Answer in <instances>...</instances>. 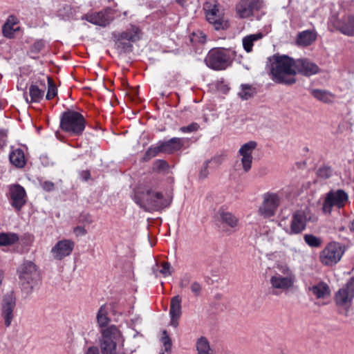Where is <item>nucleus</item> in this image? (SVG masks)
I'll return each instance as SVG.
<instances>
[{
	"label": "nucleus",
	"instance_id": "obj_5",
	"mask_svg": "<svg viewBox=\"0 0 354 354\" xmlns=\"http://www.w3.org/2000/svg\"><path fill=\"white\" fill-rule=\"evenodd\" d=\"M17 272L22 292L26 296L31 295L41 281L37 266L31 261H26L18 267Z\"/></svg>",
	"mask_w": 354,
	"mask_h": 354
},
{
	"label": "nucleus",
	"instance_id": "obj_32",
	"mask_svg": "<svg viewBox=\"0 0 354 354\" xmlns=\"http://www.w3.org/2000/svg\"><path fill=\"white\" fill-rule=\"evenodd\" d=\"M221 221L223 223L226 224L232 228H234L238 225V218L232 213L223 212L220 214Z\"/></svg>",
	"mask_w": 354,
	"mask_h": 354
},
{
	"label": "nucleus",
	"instance_id": "obj_49",
	"mask_svg": "<svg viewBox=\"0 0 354 354\" xmlns=\"http://www.w3.org/2000/svg\"><path fill=\"white\" fill-rule=\"evenodd\" d=\"M84 354H100L99 349L96 346H90L85 351Z\"/></svg>",
	"mask_w": 354,
	"mask_h": 354
},
{
	"label": "nucleus",
	"instance_id": "obj_6",
	"mask_svg": "<svg viewBox=\"0 0 354 354\" xmlns=\"http://www.w3.org/2000/svg\"><path fill=\"white\" fill-rule=\"evenodd\" d=\"M236 56V52L232 48H213L208 53L205 62L214 70H225L232 64Z\"/></svg>",
	"mask_w": 354,
	"mask_h": 354
},
{
	"label": "nucleus",
	"instance_id": "obj_56",
	"mask_svg": "<svg viewBox=\"0 0 354 354\" xmlns=\"http://www.w3.org/2000/svg\"><path fill=\"white\" fill-rule=\"evenodd\" d=\"M180 287H181V288H183V287H185V286H186V283H183V281H182V282L180 283Z\"/></svg>",
	"mask_w": 354,
	"mask_h": 354
},
{
	"label": "nucleus",
	"instance_id": "obj_41",
	"mask_svg": "<svg viewBox=\"0 0 354 354\" xmlns=\"http://www.w3.org/2000/svg\"><path fill=\"white\" fill-rule=\"evenodd\" d=\"M198 129L199 125L197 123L194 122L187 127H180V131L183 133H191L196 131Z\"/></svg>",
	"mask_w": 354,
	"mask_h": 354
},
{
	"label": "nucleus",
	"instance_id": "obj_45",
	"mask_svg": "<svg viewBox=\"0 0 354 354\" xmlns=\"http://www.w3.org/2000/svg\"><path fill=\"white\" fill-rule=\"evenodd\" d=\"M191 290L195 295L198 296L201 293V286L198 283L194 282L191 285Z\"/></svg>",
	"mask_w": 354,
	"mask_h": 354
},
{
	"label": "nucleus",
	"instance_id": "obj_20",
	"mask_svg": "<svg viewBox=\"0 0 354 354\" xmlns=\"http://www.w3.org/2000/svg\"><path fill=\"white\" fill-rule=\"evenodd\" d=\"M329 286L323 281L310 284L308 288V294L316 299H326L330 296Z\"/></svg>",
	"mask_w": 354,
	"mask_h": 354
},
{
	"label": "nucleus",
	"instance_id": "obj_58",
	"mask_svg": "<svg viewBox=\"0 0 354 354\" xmlns=\"http://www.w3.org/2000/svg\"><path fill=\"white\" fill-rule=\"evenodd\" d=\"M3 109V104L2 102L0 101V110Z\"/></svg>",
	"mask_w": 354,
	"mask_h": 354
},
{
	"label": "nucleus",
	"instance_id": "obj_30",
	"mask_svg": "<svg viewBox=\"0 0 354 354\" xmlns=\"http://www.w3.org/2000/svg\"><path fill=\"white\" fill-rule=\"evenodd\" d=\"M196 347L198 354H214L208 340L204 337H201L197 340Z\"/></svg>",
	"mask_w": 354,
	"mask_h": 354
},
{
	"label": "nucleus",
	"instance_id": "obj_24",
	"mask_svg": "<svg viewBox=\"0 0 354 354\" xmlns=\"http://www.w3.org/2000/svg\"><path fill=\"white\" fill-rule=\"evenodd\" d=\"M19 234L12 232H0V248L3 251L8 250L10 248L19 243Z\"/></svg>",
	"mask_w": 354,
	"mask_h": 354
},
{
	"label": "nucleus",
	"instance_id": "obj_17",
	"mask_svg": "<svg viewBox=\"0 0 354 354\" xmlns=\"http://www.w3.org/2000/svg\"><path fill=\"white\" fill-rule=\"evenodd\" d=\"M261 6V0H240L236 10L240 18L245 19L252 17L254 10H258Z\"/></svg>",
	"mask_w": 354,
	"mask_h": 354
},
{
	"label": "nucleus",
	"instance_id": "obj_34",
	"mask_svg": "<svg viewBox=\"0 0 354 354\" xmlns=\"http://www.w3.org/2000/svg\"><path fill=\"white\" fill-rule=\"evenodd\" d=\"M161 342L162 344V353L161 354H170L171 350V340L168 336L167 331L164 330L161 338Z\"/></svg>",
	"mask_w": 354,
	"mask_h": 354
},
{
	"label": "nucleus",
	"instance_id": "obj_9",
	"mask_svg": "<svg viewBox=\"0 0 354 354\" xmlns=\"http://www.w3.org/2000/svg\"><path fill=\"white\" fill-rule=\"evenodd\" d=\"M348 201V195L342 189H332L326 193L322 203V212L330 215L333 209L343 208Z\"/></svg>",
	"mask_w": 354,
	"mask_h": 354
},
{
	"label": "nucleus",
	"instance_id": "obj_10",
	"mask_svg": "<svg viewBox=\"0 0 354 354\" xmlns=\"http://www.w3.org/2000/svg\"><path fill=\"white\" fill-rule=\"evenodd\" d=\"M204 10L207 21L213 26L215 30H221L227 28L228 20L214 1L207 2L204 5Z\"/></svg>",
	"mask_w": 354,
	"mask_h": 354
},
{
	"label": "nucleus",
	"instance_id": "obj_48",
	"mask_svg": "<svg viewBox=\"0 0 354 354\" xmlns=\"http://www.w3.org/2000/svg\"><path fill=\"white\" fill-rule=\"evenodd\" d=\"M44 189L46 191H51L54 189V184L49 181H45L42 184Z\"/></svg>",
	"mask_w": 354,
	"mask_h": 354
},
{
	"label": "nucleus",
	"instance_id": "obj_21",
	"mask_svg": "<svg viewBox=\"0 0 354 354\" xmlns=\"http://www.w3.org/2000/svg\"><path fill=\"white\" fill-rule=\"evenodd\" d=\"M110 10L106 9L98 12L86 14L82 17V19L100 26H106L111 21L112 18L109 15Z\"/></svg>",
	"mask_w": 354,
	"mask_h": 354
},
{
	"label": "nucleus",
	"instance_id": "obj_23",
	"mask_svg": "<svg viewBox=\"0 0 354 354\" xmlns=\"http://www.w3.org/2000/svg\"><path fill=\"white\" fill-rule=\"evenodd\" d=\"M181 302L182 299L179 295L174 296L171 299L169 315L171 317V325L174 327H177L178 325V319L182 314Z\"/></svg>",
	"mask_w": 354,
	"mask_h": 354
},
{
	"label": "nucleus",
	"instance_id": "obj_29",
	"mask_svg": "<svg viewBox=\"0 0 354 354\" xmlns=\"http://www.w3.org/2000/svg\"><path fill=\"white\" fill-rule=\"evenodd\" d=\"M317 33L312 30H304L298 34L297 44L301 46H308L316 40Z\"/></svg>",
	"mask_w": 354,
	"mask_h": 354
},
{
	"label": "nucleus",
	"instance_id": "obj_18",
	"mask_svg": "<svg viewBox=\"0 0 354 354\" xmlns=\"http://www.w3.org/2000/svg\"><path fill=\"white\" fill-rule=\"evenodd\" d=\"M75 243L69 239L59 241L51 249L50 253L56 260H62L69 256L74 248Z\"/></svg>",
	"mask_w": 354,
	"mask_h": 354
},
{
	"label": "nucleus",
	"instance_id": "obj_15",
	"mask_svg": "<svg viewBox=\"0 0 354 354\" xmlns=\"http://www.w3.org/2000/svg\"><path fill=\"white\" fill-rule=\"evenodd\" d=\"M7 196L10 205L16 212L20 211L27 202L26 192L19 184L10 185Z\"/></svg>",
	"mask_w": 354,
	"mask_h": 354
},
{
	"label": "nucleus",
	"instance_id": "obj_2",
	"mask_svg": "<svg viewBox=\"0 0 354 354\" xmlns=\"http://www.w3.org/2000/svg\"><path fill=\"white\" fill-rule=\"evenodd\" d=\"M133 201L145 211H159L167 207L170 201L162 194L146 186H138L134 190Z\"/></svg>",
	"mask_w": 354,
	"mask_h": 354
},
{
	"label": "nucleus",
	"instance_id": "obj_44",
	"mask_svg": "<svg viewBox=\"0 0 354 354\" xmlns=\"http://www.w3.org/2000/svg\"><path fill=\"white\" fill-rule=\"evenodd\" d=\"M216 160V158H213L211 161H207L204 163V165L200 172V176L201 178H205L207 176V175H208L207 168H208L209 163L211 162H214Z\"/></svg>",
	"mask_w": 354,
	"mask_h": 354
},
{
	"label": "nucleus",
	"instance_id": "obj_11",
	"mask_svg": "<svg viewBox=\"0 0 354 354\" xmlns=\"http://www.w3.org/2000/svg\"><path fill=\"white\" fill-rule=\"evenodd\" d=\"M344 253V249L339 243L330 242L320 252L319 255V261L324 266H334L340 261Z\"/></svg>",
	"mask_w": 354,
	"mask_h": 354
},
{
	"label": "nucleus",
	"instance_id": "obj_3",
	"mask_svg": "<svg viewBox=\"0 0 354 354\" xmlns=\"http://www.w3.org/2000/svg\"><path fill=\"white\" fill-rule=\"evenodd\" d=\"M269 279L270 290L274 295L292 290L297 281L293 270L286 263H277Z\"/></svg>",
	"mask_w": 354,
	"mask_h": 354
},
{
	"label": "nucleus",
	"instance_id": "obj_38",
	"mask_svg": "<svg viewBox=\"0 0 354 354\" xmlns=\"http://www.w3.org/2000/svg\"><path fill=\"white\" fill-rule=\"evenodd\" d=\"M305 242L310 247L318 248L322 243V241L313 234H306L304 237Z\"/></svg>",
	"mask_w": 354,
	"mask_h": 354
},
{
	"label": "nucleus",
	"instance_id": "obj_46",
	"mask_svg": "<svg viewBox=\"0 0 354 354\" xmlns=\"http://www.w3.org/2000/svg\"><path fill=\"white\" fill-rule=\"evenodd\" d=\"M73 232L76 236H83L87 233L86 229L81 226L75 227L73 229Z\"/></svg>",
	"mask_w": 354,
	"mask_h": 354
},
{
	"label": "nucleus",
	"instance_id": "obj_33",
	"mask_svg": "<svg viewBox=\"0 0 354 354\" xmlns=\"http://www.w3.org/2000/svg\"><path fill=\"white\" fill-rule=\"evenodd\" d=\"M255 93V89L250 85L242 84L241 91L239 92V95L242 100H248L252 97Z\"/></svg>",
	"mask_w": 354,
	"mask_h": 354
},
{
	"label": "nucleus",
	"instance_id": "obj_36",
	"mask_svg": "<svg viewBox=\"0 0 354 354\" xmlns=\"http://www.w3.org/2000/svg\"><path fill=\"white\" fill-rule=\"evenodd\" d=\"M312 95L317 100L324 102H330L333 98V96L329 93L322 90H313Z\"/></svg>",
	"mask_w": 354,
	"mask_h": 354
},
{
	"label": "nucleus",
	"instance_id": "obj_37",
	"mask_svg": "<svg viewBox=\"0 0 354 354\" xmlns=\"http://www.w3.org/2000/svg\"><path fill=\"white\" fill-rule=\"evenodd\" d=\"M19 29V27H15L11 25V19H8L7 22L3 27V34L8 38H12L15 32Z\"/></svg>",
	"mask_w": 354,
	"mask_h": 354
},
{
	"label": "nucleus",
	"instance_id": "obj_13",
	"mask_svg": "<svg viewBox=\"0 0 354 354\" xmlns=\"http://www.w3.org/2000/svg\"><path fill=\"white\" fill-rule=\"evenodd\" d=\"M17 299L14 292H7L3 297L1 304V317L3 325L9 328L15 318Z\"/></svg>",
	"mask_w": 354,
	"mask_h": 354
},
{
	"label": "nucleus",
	"instance_id": "obj_1",
	"mask_svg": "<svg viewBox=\"0 0 354 354\" xmlns=\"http://www.w3.org/2000/svg\"><path fill=\"white\" fill-rule=\"evenodd\" d=\"M109 312V308L102 305L97 313V324L100 333L99 345L102 354H118V344H123L124 338L118 326L110 324Z\"/></svg>",
	"mask_w": 354,
	"mask_h": 354
},
{
	"label": "nucleus",
	"instance_id": "obj_4",
	"mask_svg": "<svg viewBox=\"0 0 354 354\" xmlns=\"http://www.w3.org/2000/svg\"><path fill=\"white\" fill-rule=\"evenodd\" d=\"M272 80L278 84H292L295 83V60L286 55H274L270 67Z\"/></svg>",
	"mask_w": 354,
	"mask_h": 354
},
{
	"label": "nucleus",
	"instance_id": "obj_28",
	"mask_svg": "<svg viewBox=\"0 0 354 354\" xmlns=\"http://www.w3.org/2000/svg\"><path fill=\"white\" fill-rule=\"evenodd\" d=\"M264 36H265V34H263L261 32H258L254 34H250V35L245 36L242 39V45H243V49L247 53L252 52V50H253L252 48H253L254 44L256 42H257L258 41L261 40Z\"/></svg>",
	"mask_w": 354,
	"mask_h": 354
},
{
	"label": "nucleus",
	"instance_id": "obj_52",
	"mask_svg": "<svg viewBox=\"0 0 354 354\" xmlns=\"http://www.w3.org/2000/svg\"><path fill=\"white\" fill-rule=\"evenodd\" d=\"M350 287H351V291H353V292H354V278H353L350 280Z\"/></svg>",
	"mask_w": 354,
	"mask_h": 354
},
{
	"label": "nucleus",
	"instance_id": "obj_40",
	"mask_svg": "<svg viewBox=\"0 0 354 354\" xmlns=\"http://www.w3.org/2000/svg\"><path fill=\"white\" fill-rule=\"evenodd\" d=\"M161 145L159 143L157 146L150 147L145 153V159L149 160L155 157L158 153L162 152Z\"/></svg>",
	"mask_w": 354,
	"mask_h": 354
},
{
	"label": "nucleus",
	"instance_id": "obj_16",
	"mask_svg": "<svg viewBox=\"0 0 354 354\" xmlns=\"http://www.w3.org/2000/svg\"><path fill=\"white\" fill-rule=\"evenodd\" d=\"M257 147V142L250 140L241 145L239 150L241 165L245 172H248L252 167L253 160L252 153Z\"/></svg>",
	"mask_w": 354,
	"mask_h": 354
},
{
	"label": "nucleus",
	"instance_id": "obj_53",
	"mask_svg": "<svg viewBox=\"0 0 354 354\" xmlns=\"http://www.w3.org/2000/svg\"><path fill=\"white\" fill-rule=\"evenodd\" d=\"M178 3H179L181 6H184L187 2V0H176Z\"/></svg>",
	"mask_w": 354,
	"mask_h": 354
},
{
	"label": "nucleus",
	"instance_id": "obj_47",
	"mask_svg": "<svg viewBox=\"0 0 354 354\" xmlns=\"http://www.w3.org/2000/svg\"><path fill=\"white\" fill-rule=\"evenodd\" d=\"M27 84L25 82L24 80L21 79L18 80V83L17 85V88L18 90H21L24 91H27L26 89Z\"/></svg>",
	"mask_w": 354,
	"mask_h": 354
},
{
	"label": "nucleus",
	"instance_id": "obj_14",
	"mask_svg": "<svg viewBox=\"0 0 354 354\" xmlns=\"http://www.w3.org/2000/svg\"><path fill=\"white\" fill-rule=\"evenodd\" d=\"M281 203L279 193L266 192L263 195V202L259 207V214L263 218L274 216Z\"/></svg>",
	"mask_w": 354,
	"mask_h": 354
},
{
	"label": "nucleus",
	"instance_id": "obj_8",
	"mask_svg": "<svg viewBox=\"0 0 354 354\" xmlns=\"http://www.w3.org/2000/svg\"><path fill=\"white\" fill-rule=\"evenodd\" d=\"M86 127V120L79 112L68 111L61 117L60 127L71 136H80Z\"/></svg>",
	"mask_w": 354,
	"mask_h": 354
},
{
	"label": "nucleus",
	"instance_id": "obj_31",
	"mask_svg": "<svg viewBox=\"0 0 354 354\" xmlns=\"http://www.w3.org/2000/svg\"><path fill=\"white\" fill-rule=\"evenodd\" d=\"M140 29L136 26H132L127 31L123 32L120 35V39L130 41H136L140 39Z\"/></svg>",
	"mask_w": 354,
	"mask_h": 354
},
{
	"label": "nucleus",
	"instance_id": "obj_50",
	"mask_svg": "<svg viewBox=\"0 0 354 354\" xmlns=\"http://www.w3.org/2000/svg\"><path fill=\"white\" fill-rule=\"evenodd\" d=\"M8 130L5 129H0V139L2 140L4 138L7 137Z\"/></svg>",
	"mask_w": 354,
	"mask_h": 354
},
{
	"label": "nucleus",
	"instance_id": "obj_22",
	"mask_svg": "<svg viewBox=\"0 0 354 354\" xmlns=\"http://www.w3.org/2000/svg\"><path fill=\"white\" fill-rule=\"evenodd\" d=\"M337 30L348 36L354 35V16L346 15L334 23Z\"/></svg>",
	"mask_w": 354,
	"mask_h": 354
},
{
	"label": "nucleus",
	"instance_id": "obj_26",
	"mask_svg": "<svg viewBox=\"0 0 354 354\" xmlns=\"http://www.w3.org/2000/svg\"><path fill=\"white\" fill-rule=\"evenodd\" d=\"M9 159L10 163L19 169L24 167L27 161L24 151L19 148L12 149Z\"/></svg>",
	"mask_w": 354,
	"mask_h": 354
},
{
	"label": "nucleus",
	"instance_id": "obj_55",
	"mask_svg": "<svg viewBox=\"0 0 354 354\" xmlns=\"http://www.w3.org/2000/svg\"><path fill=\"white\" fill-rule=\"evenodd\" d=\"M349 228L351 232H354V220L351 223Z\"/></svg>",
	"mask_w": 354,
	"mask_h": 354
},
{
	"label": "nucleus",
	"instance_id": "obj_19",
	"mask_svg": "<svg viewBox=\"0 0 354 354\" xmlns=\"http://www.w3.org/2000/svg\"><path fill=\"white\" fill-rule=\"evenodd\" d=\"M353 298L354 292L351 290L349 281L345 287L339 289L336 292L335 301L338 307L347 310L351 306Z\"/></svg>",
	"mask_w": 354,
	"mask_h": 354
},
{
	"label": "nucleus",
	"instance_id": "obj_43",
	"mask_svg": "<svg viewBox=\"0 0 354 354\" xmlns=\"http://www.w3.org/2000/svg\"><path fill=\"white\" fill-rule=\"evenodd\" d=\"M154 165L155 168L159 171L166 170L168 168L167 162L162 160H156Z\"/></svg>",
	"mask_w": 354,
	"mask_h": 354
},
{
	"label": "nucleus",
	"instance_id": "obj_39",
	"mask_svg": "<svg viewBox=\"0 0 354 354\" xmlns=\"http://www.w3.org/2000/svg\"><path fill=\"white\" fill-rule=\"evenodd\" d=\"M333 170L330 167L323 166L319 168L317 174L319 177L326 179L332 176Z\"/></svg>",
	"mask_w": 354,
	"mask_h": 354
},
{
	"label": "nucleus",
	"instance_id": "obj_35",
	"mask_svg": "<svg viewBox=\"0 0 354 354\" xmlns=\"http://www.w3.org/2000/svg\"><path fill=\"white\" fill-rule=\"evenodd\" d=\"M46 82L48 83V92L46 95V98L47 100H52L53 98H54L57 95V91L56 86L53 82V79L51 77H50L49 76H46Z\"/></svg>",
	"mask_w": 354,
	"mask_h": 354
},
{
	"label": "nucleus",
	"instance_id": "obj_51",
	"mask_svg": "<svg viewBox=\"0 0 354 354\" xmlns=\"http://www.w3.org/2000/svg\"><path fill=\"white\" fill-rule=\"evenodd\" d=\"M8 19H11V25H12V26H15V27H17V19H16V18H15L14 17H10L8 18Z\"/></svg>",
	"mask_w": 354,
	"mask_h": 354
},
{
	"label": "nucleus",
	"instance_id": "obj_57",
	"mask_svg": "<svg viewBox=\"0 0 354 354\" xmlns=\"http://www.w3.org/2000/svg\"><path fill=\"white\" fill-rule=\"evenodd\" d=\"M3 144L2 143V142L0 140V149L3 147Z\"/></svg>",
	"mask_w": 354,
	"mask_h": 354
},
{
	"label": "nucleus",
	"instance_id": "obj_42",
	"mask_svg": "<svg viewBox=\"0 0 354 354\" xmlns=\"http://www.w3.org/2000/svg\"><path fill=\"white\" fill-rule=\"evenodd\" d=\"M160 273L164 277H167L171 274L170 264L167 262H162L160 264Z\"/></svg>",
	"mask_w": 354,
	"mask_h": 354
},
{
	"label": "nucleus",
	"instance_id": "obj_54",
	"mask_svg": "<svg viewBox=\"0 0 354 354\" xmlns=\"http://www.w3.org/2000/svg\"><path fill=\"white\" fill-rule=\"evenodd\" d=\"M90 177V174L88 171H84V178L87 180Z\"/></svg>",
	"mask_w": 354,
	"mask_h": 354
},
{
	"label": "nucleus",
	"instance_id": "obj_25",
	"mask_svg": "<svg viewBox=\"0 0 354 354\" xmlns=\"http://www.w3.org/2000/svg\"><path fill=\"white\" fill-rule=\"evenodd\" d=\"M296 74L301 73L306 76L315 75L319 72V67L307 59H298L295 61Z\"/></svg>",
	"mask_w": 354,
	"mask_h": 354
},
{
	"label": "nucleus",
	"instance_id": "obj_12",
	"mask_svg": "<svg viewBox=\"0 0 354 354\" xmlns=\"http://www.w3.org/2000/svg\"><path fill=\"white\" fill-rule=\"evenodd\" d=\"M46 77L41 75L32 80L28 91L24 92V98L26 103H39L44 96Z\"/></svg>",
	"mask_w": 354,
	"mask_h": 354
},
{
	"label": "nucleus",
	"instance_id": "obj_7",
	"mask_svg": "<svg viewBox=\"0 0 354 354\" xmlns=\"http://www.w3.org/2000/svg\"><path fill=\"white\" fill-rule=\"evenodd\" d=\"M317 220V216L310 209L306 208L297 210L292 214L290 227L284 226L285 223L283 220L279 221V225L283 227L289 234H297L306 229L307 222H315Z\"/></svg>",
	"mask_w": 354,
	"mask_h": 354
},
{
	"label": "nucleus",
	"instance_id": "obj_27",
	"mask_svg": "<svg viewBox=\"0 0 354 354\" xmlns=\"http://www.w3.org/2000/svg\"><path fill=\"white\" fill-rule=\"evenodd\" d=\"M163 153H171L180 150L184 143L183 140L179 138H173L167 142H160Z\"/></svg>",
	"mask_w": 354,
	"mask_h": 354
}]
</instances>
